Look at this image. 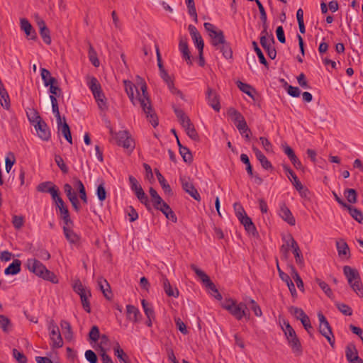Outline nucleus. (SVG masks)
I'll use <instances>...</instances> for the list:
<instances>
[{"label": "nucleus", "instance_id": "obj_1", "mask_svg": "<svg viewBox=\"0 0 363 363\" xmlns=\"http://www.w3.org/2000/svg\"><path fill=\"white\" fill-rule=\"evenodd\" d=\"M138 77L140 80L141 92H140L135 84L129 80L123 81L125 91L133 104L134 106L139 104L143 112L146 114L147 118H150L151 124L155 127L158 125V123L156 115L152 108L150 100L147 91L146 83L141 78Z\"/></svg>", "mask_w": 363, "mask_h": 363}, {"label": "nucleus", "instance_id": "obj_2", "mask_svg": "<svg viewBox=\"0 0 363 363\" xmlns=\"http://www.w3.org/2000/svg\"><path fill=\"white\" fill-rule=\"evenodd\" d=\"M26 266L29 271L32 272L37 276L43 279L50 281L52 283H57V279L56 276L48 270L40 261L35 258L28 259L26 262Z\"/></svg>", "mask_w": 363, "mask_h": 363}, {"label": "nucleus", "instance_id": "obj_3", "mask_svg": "<svg viewBox=\"0 0 363 363\" xmlns=\"http://www.w3.org/2000/svg\"><path fill=\"white\" fill-rule=\"evenodd\" d=\"M221 306L238 320L242 318H250V313L244 303H238L236 301L230 298L224 301Z\"/></svg>", "mask_w": 363, "mask_h": 363}, {"label": "nucleus", "instance_id": "obj_4", "mask_svg": "<svg viewBox=\"0 0 363 363\" xmlns=\"http://www.w3.org/2000/svg\"><path fill=\"white\" fill-rule=\"evenodd\" d=\"M282 330L293 353L295 354L296 356H300L302 354V347L294 328L289 322H284Z\"/></svg>", "mask_w": 363, "mask_h": 363}, {"label": "nucleus", "instance_id": "obj_5", "mask_svg": "<svg viewBox=\"0 0 363 363\" xmlns=\"http://www.w3.org/2000/svg\"><path fill=\"white\" fill-rule=\"evenodd\" d=\"M73 289L80 296L83 308L87 313H90L91 307L89 301V298L91 296L90 290L84 286L79 280L74 282Z\"/></svg>", "mask_w": 363, "mask_h": 363}, {"label": "nucleus", "instance_id": "obj_6", "mask_svg": "<svg viewBox=\"0 0 363 363\" xmlns=\"http://www.w3.org/2000/svg\"><path fill=\"white\" fill-rule=\"evenodd\" d=\"M203 26L211 38V44L214 47L218 48L220 44L225 43L224 34L221 30L216 28L214 25L210 23H205Z\"/></svg>", "mask_w": 363, "mask_h": 363}, {"label": "nucleus", "instance_id": "obj_7", "mask_svg": "<svg viewBox=\"0 0 363 363\" xmlns=\"http://www.w3.org/2000/svg\"><path fill=\"white\" fill-rule=\"evenodd\" d=\"M190 267L195 272L197 277L201 280V281L205 284V286L209 288L214 293V297L218 300H221V294L218 292L215 284L211 281L208 276L203 271L199 269L194 264H191Z\"/></svg>", "mask_w": 363, "mask_h": 363}, {"label": "nucleus", "instance_id": "obj_8", "mask_svg": "<svg viewBox=\"0 0 363 363\" xmlns=\"http://www.w3.org/2000/svg\"><path fill=\"white\" fill-rule=\"evenodd\" d=\"M318 318L319 320V332L321 333L323 336H324L330 345L332 347H334L335 345V339L334 335L332 332V329L330 326V324L324 315L322 313H318Z\"/></svg>", "mask_w": 363, "mask_h": 363}, {"label": "nucleus", "instance_id": "obj_9", "mask_svg": "<svg viewBox=\"0 0 363 363\" xmlns=\"http://www.w3.org/2000/svg\"><path fill=\"white\" fill-rule=\"evenodd\" d=\"M129 182L130 184V189L133 191H134L138 199L143 203L147 208H150V203L148 197L143 191L140 184L138 182V180L132 175L129 176Z\"/></svg>", "mask_w": 363, "mask_h": 363}, {"label": "nucleus", "instance_id": "obj_10", "mask_svg": "<svg viewBox=\"0 0 363 363\" xmlns=\"http://www.w3.org/2000/svg\"><path fill=\"white\" fill-rule=\"evenodd\" d=\"M50 337L52 342V347L60 348L63 346V340L60 332L59 327L53 320H50L48 325Z\"/></svg>", "mask_w": 363, "mask_h": 363}, {"label": "nucleus", "instance_id": "obj_11", "mask_svg": "<svg viewBox=\"0 0 363 363\" xmlns=\"http://www.w3.org/2000/svg\"><path fill=\"white\" fill-rule=\"evenodd\" d=\"M179 180L183 190L189 194L196 201H200V194H199L197 189L195 188L192 179L189 177L182 176L180 177Z\"/></svg>", "mask_w": 363, "mask_h": 363}, {"label": "nucleus", "instance_id": "obj_12", "mask_svg": "<svg viewBox=\"0 0 363 363\" xmlns=\"http://www.w3.org/2000/svg\"><path fill=\"white\" fill-rule=\"evenodd\" d=\"M117 144L125 149L132 151L135 147V143L130 133L126 130H121L116 133Z\"/></svg>", "mask_w": 363, "mask_h": 363}, {"label": "nucleus", "instance_id": "obj_13", "mask_svg": "<svg viewBox=\"0 0 363 363\" xmlns=\"http://www.w3.org/2000/svg\"><path fill=\"white\" fill-rule=\"evenodd\" d=\"M275 40L272 34L269 37H260V44L267 52L269 57L274 60L277 56V51L274 48Z\"/></svg>", "mask_w": 363, "mask_h": 363}, {"label": "nucleus", "instance_id": "obj_14", "mask_svg": "<svg viewBox=\"0 0 363 363\" xmlns=\"http://www.w3.org/2000/svg\"><path fill=\"white\" fill-rule=\"evenodd\" d=\"M52 199L55 201L57 208L60 210L62 218L63 219L65 224L67 225H71L72 221L69 218V211L67 206L65 205L63 200L59 196V194L57 195V197L53 198Z\"/></svg>", "mask_w": 363, "mask_h": 363}, {"label": "nucleus", "instance_id": "obj_15", "mask_svg": "<svg viewBox=\"0 0 363 363\" xmlns=\"http://www.w3.org/2000/svg\"><path fill=\"white\" fill-rule=\"evenodd\" d=\"M64 191L69 200L73 208L77 211H79L81 206L79 204V201L77 199V194L75 192L72 191V187L69 184H65L64 185Z\"/></svg>", "mask_w": 363, "mask_h": 363}, {"label": "nucleus", "instance_id": "obj_16", "mask_svg": "<svg viewBox=\"0 0 363 363\" xmlns=\"http://www.w3.org/2000/svg\"><path fill=\"white\" fill-rule=\"evenodd\" d=\"M345 355L350 363H363V360L359 357L358 352L353 344L347 346Z\"/></svg>", "mask_w": 363, "mask_h": 363}, {"label": "nucleus", "instance_id": "obj_17", "mask_svg": "<svg viewBox=\"0 0 363 363\" xmlns=\"http://www.w3.org/2000/svg\"><path fill=\"white\" fill-rule=\"evenodd\" d=\"M38 137L43 140L48 141L50 138V132L48 125L43 121L34 125Z\"/></svg>", "mask_w": 363, "mask_h": 363}, {"label": "nucleus", "instance_id": "obj_18", "mask_svg": "<svg viewBox=\"0 0 363 363\" xmlns=\"http://www.w3.org/2000/svg\"><path fill=\"white\" fill-rule=\"evenodd\" d=\"M188 29H189V33L192 38V40H193L195 45L198 48L199 51L203 50V47H204L203 40L202 39L201 35L197 30L196 28L194 26L189 25Z\"/></svg>", "mask_w": 363, "mask_h": 363}, {"label": "nucleus", "instance_id": "obj_19", "mask_svg": "<svg viewBox=\"0 0 363 363\" xmlns=\"http://www.w3.org/2000/svg\"><path fill=\"white\" fill-rule=\"evenodd\" d=\"M277 269H278L279 277L281 278V279L282 281H284L286 284V285L290 291V293L291 294V296L294 298H297V292H296L294 284L293 283V281L291 279V277L287 274L283 272L280 269L278 264H277Z\"/></svg>", "mask_w": 363, "mask_h": 363}, {"label": "nucleus", "instance_id": "obj_20", "mask_svg": "<svg viewBox=\"0 0 363 363\" xmlns=\"http://www.w3.org/2000/svg\"><path fill=\"white\" fill-rule=\"evenodd\" d=\"M37 189L38 191L50 193L52 199L57 197V195L59 194V190L56 186L50 182L40 183L38 186Z\"/></svg>", "mask_w": 363, "mask_h": 363}, {"label": "nucleus", "instance_id": "obj_21", "mask_svg": "<svg viewBox=\"0 0 363 363\" xmlns=\"http://www.w3.org/2000/svg\"><path fill=\"white\" fill-rule=\"evenodd\" d=\"M179 50L182 54V57L186 60L187 64L191 65L192 62L191 60V55L189 50L187 39L186 38H180Z\"/></svg>", "mask_w": 363, "mask_h": 363}, {"label": "nucleus", "instance_id": "obj_22", "mask_svg": "<svg viewBox=\"0 0 363 363\" xmlns=\"http://www.w3.org/2000/svg\"><path fill=\"white\" fill-rule=\"evenodd\" d=\"M343 272L346 277L348 284H350L354 281L361 279L359 273L356 269L352 268L350 266H345L343 267Z\"/></svg>", "mask_w": 363, "mask_h": 363}, {"label": "nucleus", "instance_id": "obj_23", "mask_svg": "<svg viewBox=\"0 0 363 363\" xmlns=\"http://www.w3.org/2000/svg\"><path fill=\"white\" fill-rule=\"evenodd\" d=\"M207 100L208 104L216 111H219L220 108L218 94L212 89L208 88L207 90Z\"/></svg>", "mask_w": 363, "mask_h": 363}, {"label": "nucleus", "instance_id": "obj_24", "mask_svg": "<svg viewBox=\"0 0 363 363\" xmlns=\"http://www.w3.org/2000/svg\"><path fill=\"white\" fill-rule=\"evenodd\" d=\"M279 216L284 220L287 222L289 225H295L296 220L293 216L289 208L285 204H282L280 206Z\"/></svg>", "mask_w": 363, "mask_h": 363}, {"label": "nucleus", "instance_id": "obj_25", "mask_svg": "<svg viewBox=\"0 0 363 363\" xmlns=\"http://www.w3.org/2000/svg\"><path fill=\"white\" fill-rule=\"evenodd\" d=\"M21 29L23 30L31 40H35L37 38V34L33 30V26L29 21L26 18H21L20 21Z\"/></svg>", "mask_w": 363, "mask_h": 363}, {"label": "nucleus", "instance_id": "obj_26", "mask_svg": "<svg viewBox=\"0 0 363 363\" xmlns=\"http://www.w3.org/2000/svg\"><path fill=\"white\" fill-rule=\"evenodd\" d=\"M155 208L156 209L162 211L165 215V216L167 219L171 220L174 223H176L177 221V216H175V213L171 209L167 203H165L164 201H163V203H161L160 205H158L157 206H155Z\"/></svg>", "mask_w": 363, "mask_h": 363}, {"label": "nucleus", "instance_id": "obj_27", "mask_svg": "<svg viewBox=\"0 0 363 363\" xmlns=\"http://www.w3.org/2000/svg\"><path fill=\"white\" fill-rule=\"evenodd\" d=\"M337 250L338 255L341 258H349L350 256V251L347 242L341 239L336 242Z\"/></svg>", "mask_w": 363, "mask_h": 363}, {"label": "nucleus", "instance_id": "obj_28", "mask_svg": "<svg viewBox=\"0 0 363 363\" xmlns=\"http://www.w3.org/2000/svg\"><path fill=\"white\" fill-rule=\"evenodd\" d=\"M252 150L255 152L257 159L259 161L262 167L265 169L272 168L271 162L267 160L264 155L256 147H252Z\"/></svg>", "mask_w": 363, "mask_h": 363}, {"label": "nucleus", "instance_id": "obj_29", "mask_svg": "<svg viewBox=\"0 0 363 363\" xmlns=\"http://www.w3.org/2000/svg\"><path fill=\"white\" fill-rule=\"evenodd\" d=\"M284 169L288 174L289 178L292 182L296 190L298 191L299 192H301V190L303 189V186L301 182L298 180L297 176L288 166H284Z\"/></svg>", "mask_w": 363, "mask_h": 363}, {"label": "nucleus", "instance_id": "obj_30", "mask_svg": "<svg viewBox=\"0 0 363 363\" xmlns=\"http://www.w3.org/2000/svg\"><path fill=\"white\" fill-rule=\"evenodd\" d=\"M290 240L291 241V248L293 249V253L294 255L296 262L301 265H303V257L301 254V250L296 242V240L294 238H290Z\"/></svg>", "mask_w": 363, "mask_h": 363}, {"label": "nucleus", "instance_id": "obj_31", "mask_svg": "<svg viewBox=\"0 0 363 363\" xmlns=\"http://www.w3.org/2000/svg\"><path fill=\"white\" fill-rule=\"evenodd\" d=\"M86 84L90 90L92 92L93 95H96V94L101 90V86L99 82L98 79L94 77H86Z\"/></svg>", "mask_w": 363, "mask_h": 363}, {"label": "nucleus", "instance_id": "obj_32", "mask_svg": "<svg viewBox=\"0 0 363 363\" xmlns=\"http://www.w3.org/2000/svg\"><path fill=\"white\" fill-rule=\"evenodd\" d=\"M238 220L244 225L245 230L247 232L251 233L252 234H255L256 233V228L254 223H252L251 218L248 217L247 214L239 218Z\"/></svg>", "mask_w": 363, "mask_h": 363}, {"label": "nucleus", "instance_id": "obj_33", "mask_svg": "<svg viewBox=\"0 0 363 363\" xmlns=\"http://www.w3.org/2000/svg\"><path fill=\"white\" fill-rule=\"evenodd\" d=\"M162 284L164 290L167 296H173L175 298L179 296V290L177 288H172L167 277H162Z\"/></svg>", "mask_w": 363, "mask_h": 363}, {"label": "nucleus", "instance_id": "obj_34", "mask_svg": "<svg viewBox=\"0 0 363 363\" xmlns=\"http://www.w3.org/2000/svg\"><path fill=\"white\" fill-rule=\"evenodd\" d=\"M63 231L65 238L70 243L75 244L79 241V236L69 228V225L65 224Z\"/></svg>", "mask_w": 363, "mask_h": 363}, {"label": "nucleus", "instance_id": "obj_35", "mask_svg": "<svg viewBox=\"0 0 363 363\" xmlns=\"http://www.w3.org/2000/svg\"><path fill=\"white\" fill-rule=\"evenodd\" d=\"M60 327L65 338L67 340H71L73 337V332L70 323L65 320H61Z\"/></svg>", "mask_w": 363, "mask_h": 363}, {"label": "nucleus", "instance_id": "obj_36", "mask_svg": "<svg viewBox=\"0 0 363 363\" xmlns=\"http://www.w3.org/2000/svg\"><path fill=\"white\" fill-rule=\"evenodd\" d=\"M98 285L101 289V291H102V293L104 294V296L107 298V299H111V291H110V286L108 283V281L100 277L98 279Z\"/></svg>", "mask_w": 363, "mask_h": 363}, {"label": "nucleus", "instance_id": "obj_37", "mask_svg": "<svg viewBox=\"0 0 363 363\" xmlns=\"http://www.w3.org/2000/svg\"><path fill=\"white\" fill-rule=\"evenodd\" d=\"M126 312L128 318L132 322L136 323L138 321V315H140L139 310L132 305L126 306Z\"/></svg>", "mask_w": 363, "mask_h": 363}, {"label": "nucleus", "instance_id": "obj_38", "mask_svg": "<svg viewBox=\"0 0 363 363\" xmlns=\"http://www.w3.org/2000/svg\"><path fill=\"white\" fill-rule=\"evenodd\" d=\"M157 178L158 179V182L161 185L162 189L164 190V193L168 195L172 194V190L169 185V184L165 180L164 177L162 176V174L158 171H155Z\"/></svg>", "mask_w": 363, "mask_h": 363}, {"label": "nucleus", "instance_id": "obj_39", "mask_svg": "<svg viewBox=\"0 0 363 363\" xmlns=\"http://www.w3.org/2000/svg\"><path fill=\"white\" fill-rule=\"evenodd\" d=\"M114 354L118 357L121 363H129L128 357L120 347L118 342L113 347Z\"/></svg>", "mask_w": 363, "mask_h": 363}, {"label": "nucleus", "instance_id": "obj_40", "mask_svg": "<svg viewBox=\"0 0 363 363\" xmlns=\"http://www.w3.org/2000/svg\"><path fill=\"white\" fill-rule=\"evenodd\" d=\"M182 127L184 128L186 134L191 139L194 140H199V135L191 121H189V123L183 125Z\"/></svg>", "mask_w": 363, "mask_h": 363}, {"label": "nucleus", "instance_id": "obj_41", "mask_svg": "<svg viewBox=\"0 0 363 363\" xmlns=\"http://www.w3.org/2000/svg\"><path fill=\"white\" fill-rule=\"evenodd\" d=\"M93 96L97 103L99 108L103 111L106 110L108 108L107 103H106V99L105 97L104 94L102 91V89L100 90L99 91H98L96 94V95H93Z\"/></svg>", "mask_w": 363, "mask_h": 363}, {"label": "nucleus", "instance_id": "obj_42", "mask_svg": "<svg viewBox=\"0 0 363 363\" xmlns=\"http://www.w3.org/2000/svg\"><path fill=\"white\" fill-rule=\"evenodd\" d=\"M41 77L45 86H48L52 83H57V79L51 76L49 70L45 68H41Z\"/></svg>", "mask_w": 363, "mask_h": 363}, {"label": "nucleus", "instance_id": "obj_43", "mask_svg": "<svg viewBox=\"0 0 363 363\" xmlns=\"http://www.w3.org/2000/svg\"><path fill=\"white\" fill-rule=\"evenodd\" d=\"M345 208H347L349 211L350 216L355 220H357L359 223H363V213L360 210L350 205H347V207H346Z\"/></svg>", "mask_w": 363, "mask_h": 363}, {"label": "nucleus", "instance_id": "obj_44", "mask_svg": "<svg viewBox=\"0 0 363 363\" xmlns=\"http://www.w3.org/2000/svg\"><path fill=\"white\" fill-rule=\"evenodd\" d=\"M236 84L240 91L245 93L250 97L254 99L253 94L255 93V89L251 85L243 83L240 81H238Z\"/></svg>", "mask_w": 363, "mask_h": 363}, {"label": "nucleus", "instance_id": "obj_45", "mask_svg": "<svg viewBox=\"0 0 363 363\" xmlns=\"http://www.w3.org/2000/svg\"><path fill=\"white\" fill-rule=\"evenodd\" d=\"M21 270V262L18 259H15L9 266L5 269L6 274H16Z\"/></svg>", "mask_w": 363, "mask_h": 363}, {"label": "nucleus", "instance_id": "obj_46", "mask_svg": "<svg viewBox=\"0 0 363 363\" xmlns=\"http://www.w3.org/2000/svg\"><path fill=\"white\" fill-rule=\"evenodd\" d=\"M12 324L11 320L4 315H0V328L5 333H9L11 330Z\"/></svg>", "mask_w": 363, "mask_h": 363}, {"label": "nucleus", "instance_id": "obj_47", "mask_svg": "<svg viewBox=\"0 0 363 363\" xmlns=\"http://www.w3.org/2000/svg\"><path fill=\"white\" fill-rule=\"evenodd\" d=\"M142 306L147 319H155V311L152 306L145 299L142 300Z\"/></svg>", "mask_w": 363, "mask_h": 363}, {"label": "nucleus", "instance_id": "obj_48", "mask_svg": "<svg viewBox=\"0 0 363 363\" xmlns=\"http://www.w3.org/2000/svg\"><path fill=\"white\" fill-rule=\"evenodd\" d=\"M174 111L182 126L191 121L182 109L174 107Z\"/></svg>", "mask_w": 363, "mask_h": 363}, {"label": "nucleus", "instance_id": "obj_49", "mask_svg": "<svg viewBox=\"0 0 363 363\" xmlns=\"http://www.w3.org/2000/svg\"><path fill=\"white\" fill-rule=\"evenodd\" d=\"M228 115L231 118L232 121L234 122L235 125L237 123H239L240 121H242L244 119V117L242 115L238 112L236 109L234 108H230L228 110Z\"/></svg>", "mask_w": 363, "mask_h": 363}, {"label": "nucleus", "instance_id": "obj_50", "mask_svg": "<svg viewBox=\"0 0 363 363\" xmlns=\"http://www.w3.org/2000/svg\"><path fill=\"white\" fill-rule=\"evenodd\" d=\"M179 153L185 162L191 163L192 162L193 157L189 148L180 145Z\"/></svg>", "mask_w": 363, "mask_h": 363}, {"label": "nucleus", "instance_id": "obj_51", "mask_svg": "<svg viewBox=\"0 0 363 363\" xmlns=\"http://www.w3.org/2000/svg\"><path fill=\"white\" fill-rule=\"evenodd\" d=\"M291 277L294 279V281L296 282L298 289L300 291H301L302 292H303L304 291L303 282L301 277L299 276L298 273L294 267L291 268Z\"/></svg>", "mask_w": 363, "mask_h": 363}, {"label": "nucleus", "instance_id": "obj_52", "mask_svg": "<svg viewBox=\"0 0 363 363\" xmlns=\"http://www.w3.org/2000/svg\"><path fill=\"white\" fill-rule=\"evenodd\" d=\"M353 291L360 298H363V285L361 279L349 284Z\"/></svg>", "mask_w": 363, "mask_h": 363}, {"label": "nucleus", "instance_id": "obj_53", "mask_svg": "<svg viewBox=\"0 0 363 363\" xmlns=\"http://www.w3.org/2000/svg\"><path fill=\"white\" fill-rule=\"evenodd\" d=\"M216 49L220 50V52H222L223 56L226 59H230L232 57V55H233L232 50H231L229 45L226 43V41H225L224 43L220 44V46H218V48H216Z\"/></svg>", "mask_w": 363, "mask_h": 363}, {"label": "nucleus", "instance_id": "obj_54", "mask_svg": "<svg viewBox=\"0 0 363 363\" xmlns=\"http://www.w3.org/2000/svg\"><path fill=\"white\" fill-rule=\"evenodd\" d=\"M89 58L94 67H97L99 66L100 62L97 57L96 52L94 50V48L91 44H89Z\"/></svg>", "mask_w": 363, "mask_h": 363}, {"label": "nucleus", "instance_id": "obj_55", "mask_svg": "<svg viewBox=\"0 0 363 363\" xmlns=\"http://www.w3.org/2000/svg\"><path fill=\"white\" fill-rule=\"evenodd\" d=\"M150 195L152 198L154 207L157 206L158 205H160L161 203H163V200L160 197V196L157 194V191L154 189L153 188H150L149 190Z\"/></svg>", "mask_w": 363, "mask_h": 363}, {"label": "nucleus", "instance_id": "obj_56", "mask_svg": "<svg viewBox=\"0 0 363 363\" xmlns=\"http://www.w3.org/2000/svg\"><path fill=\"white\" fill-rule=\"evenodd\" d=\"M344 194L349 203H355L357 202V192L354 189H347Z\"/></svg>", "mask_w": 363, "mask_h": 363}, {"label": "nucleus", "instance_id": "obj_57", "mask_svg": "<svg viewBox=\"0 0 363 363\" xmlns=\"http://www.w3.org/2000/svg\"><path fill=\"white\" fill-rule=\"evenodd\" d=\"M27 115L29 121L33 125L36 124L38 122L43 121L38 112L35 109L30 110V113H27Z\"/></svg>", "mask_w": 363, "mask_h": 363}, {"label": "nucleus", "instance_id": "obj_58", "mask_svg": "<svg viewBox=\"0 0 363 363\" xmlns=\"http://www.w3.org/2000/svg\"><path fill=\"white\" fill-rule=\"evenodd\" d=\"M289 312L294 315L296 319L299 320L302 318L306 314L303 309L296 307L290 306L289 308Z\"/></svg>", "mask_w": 363, "mask_h": 363}, {"label": "nucleus", "instance_id": "obj_59", "mask_svg": "<svg viewBox=\"0 0 363 363\" xmlns=\"http://www.w3.org/2000/svg\"><path fill=\"white\" fill-rule=\"evenodd\" d=\"M252 46H253V48H254L255 52L257 55V57L259 58L260 63L264 65V66L267 67V65H268L267 62L262 50L259 49L257 43L255 41L252 42Z\"/></svg>", "mask_w": 363, "mask_h": 363}, {"label": "nucleus", "instance_id": "obj_60", "mask_svg": "<svg viewBox=\"0 0 363 363\" xmlns=\"http://www.w3.org/2000/svg\"><path fill=\"white\" fill-rule=\"evenodd\" d=\"M315 281L328 297H331L333 296L332 290L328 284L320 280V279H316Z\"/></svg>", "mask_w": 363, "mask_h": 363}, {"label": "nucleus", "instance_id": "obj_61", "mask_svg": "<svg viewBox=\"0 0 363 363\" xmlns=\"http://www.w3.org/2000/svg\"><path fill=\"white\" fill-rule=\"evenodd\" d=\"M15 162H16V160H15L14 155L11 152L9 153L8 156L5 159V162H6L5 168H6V171L8 173L11 171Z\"/></svg>", "mask_w": 363, "mask_h": 363}, {"label": "nucleus", "instance_id": "obj_62", "mask_svg": "<svg viewBox=\"0 0 363 363\" xmlns=\"http://www.w3.org/2000/svg\"><path fill=\"white\" fill-rule=\"evenodd\" d=\"M290 238H293L291 235H289L286 238H284L285 244H284L281 248V251L284 255L285 258L287 257L289 247H291V241L290 240Z\"/></svg>", "mask_w": 363, "mask_h": 363}, {"label": "nucleus", "instance_id": "obj_63", "mask_svg": "<svg viewBox=\"0 0 363 363\" xmlns=\"http://www.w3.org/2000/svg\"><path fill=\"white\" fill-rule=\"evenodd\" d=\"M336 306L342 314L349 316L352 315V310L348 305L339 303Z\"/></svg>", "mask_w": 363, "mask_h": 363}, {"label": "nucleus", "instance_id": "obj_64", "mask_svg": "<svg viewBox=\"0 0 363 363\" xmlns=\"http://www.w3.org/2000/svg\"><path fill=\"white\" fill-rule=\"evenodd\" d=\"M40 35L42 37L45 43L48 45H50L51 43L50 30L48 28H41V30H40Z\"/></svg>", "mask_w": 363, "mask_h": 363}]
</instances>
